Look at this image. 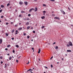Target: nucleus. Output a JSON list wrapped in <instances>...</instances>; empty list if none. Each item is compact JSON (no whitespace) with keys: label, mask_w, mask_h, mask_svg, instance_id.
Masks as SVG:
<instances>
[{"label":"nucleus","mask_w":73,"mask_h":73,"mask_svg":"<svg viewBox=\"0 0 73 73\" xmlns=\"http://www.w3.org/2000/svg\"><path fill=\"white\" fill-rule=\"evenodd\" d=\"M60 11L61 13H63L64 15H65V12H64V11H63V9H61V10H60Z\"/></svg>","instance_id":"obj_1"},{"label":"nucleus","mask_w":73,"mask_h":73,"mask_svg":"<svg viewBox=\"0 0 73 73\" xmlns=\"http://www.w3.org/2000/svg\"><path fill=\"white\" fill-rule=\"evenodd\" d=\"M69 44L70 46H73V44H72V43L71 42H69Z\"/></svg>","instance_id":"obj_2"},{"label":"nucleus","mask_w":73,"mask_h":73,"mask_svg":"<svg viewBox=\"0 0 73 73\" xmlns=\"http://www.w3.org/2000/svg\"><path fill=\"white\" fill-rule=\"evenodd\" d=\"M54 19H58V20H60V19L59 17H54Z\"/></svg>","instance_id":"obj_3"},{"label":"nucleus","mask_w":73,"mask_h":73,"mask_svg":"<svg viewBox=\"0 0 73 73\" xmlns=\"http://www.w3.org/2000/svg\"><path fill=\"white\" fill-rule=\"evenodd\" d=\"M2 42H3V40L1 38L0 39V44H1V43H2Z\"/></svg>","instance_id":"obj_4"},{"label":"nucleus","mask_w":73,"mask_h":73,"mask_svg":"<svg viewBox=\"0 0 73 73\" xmlns=\"http://www.w3.org/2000/svg\"><path fill=\"white\" fill-rule=\"evenodd\" d=\"M32 10H35V9H33V8H32V9H30V10H29V12H31V11H32Z\"/></svg>","instance_id":"obj_5"},{"label":"nucleus","mask_w":73,"mask_h":73,"mask_svg":"<svg viewBox=\"0 0 73 73\" xmlns=\"http://www.w3.org/2000/svg\"><path fill=\"white\" fill-rule=\"evenodd\" d=\"M24 3L26 5H27V4H28V2H27V1L25 2Z\"/></svg>","instance_id":"obj_6"},{"label":"nucleus","mask_w":73,"mask_h":73,"mask_svg":"<svg viewBox=\"0 0 73 73\" xmlns=\"http://www.w3.org/2000/svg\"><path fill=\"white\" fill-rule=\"evenodd\" d=\"M41 18L42 19H44L45 18V17L44 16H43V17H41Z\"/></svg>","instance_id":"obj_7"},{"label":"nucleus","mask_w":73,"mask_h":73,"mask_svg":"<svg viewBox=\"0 0 73 73\" xmlns=\"http://www.w3.org/2000/svg\"><path fill=\"white\" fill-rule=\"evenodd\" d=\"M40 51H41V50H40V49H39L38 51V54H39V53H40Z\"/></svg>","instance_id":"obj_8"},{"label":"nucleus","mask_w":73,"mask_h":73,"mask_svg":"<svg viewBox=\"0 0 73 73\" xmlns=\"http://www.w3.org/2000/svg\"><path fill=\"white\" fill-rule=\"evenodd\" d=\"M67 52H71L72 51L70 50H67Z\"/></svg>","instance_id":"obj_9"},{"label":"nucleus","mask_w":73,"mask_h":73,"mask_svg":"<svg viewBox=\"0 0 73 73\" xmlns=\"http://www.w3.org/2000/svg\"><path fill=\"white\" fill-rule=\"evenodd\" d=\"M35 12H36V11H37V8L35 7Z\"/></svg>","instance_id":"obj_10"},{"label":"nucleus","mask_w":73,"mask_h":73,"mask_svg":"<svg viewBox=\"0 0 73 73\" xmlns=\"http://www.w3.org/2000/svg\"><path fill=\"white\" fill-rule=\"evenodd\" d=\"M23 4V2H20L19 3V4H20L21 5H22V4Z\"/></svg>","instance_id":"obj_11"},{"label":"nucleus","mask_w":73,"mask_h":73,"mask_svg":"<svg viewBox=\"0 0 73 73\" xmlns=\"http://www.w3.org/2000/svg\"><path fill=\"white\" fill-rule=\"evenodd\" d=\"M21 29H22V28H19L18 29V30L19 31H21Z\"/></svg>","instance_id":"obj_12"},{"label":"nucleus","mask_w":73,"mask_h":73,"mask_svg":"<svg viewBox=\"0 0 73 73\" xmlns=\"http://www.w3.org/2000/svg\"><path fill=\"white\" fill-rule=\"evenodd\" d=\"M17 48H19V45H17L15 46Z\"/></svg>","instance_id":"obj_13"},{"label":"nucleus","mask_w":73,"mask_h":73,"mask_svg":"<svg viewBox=\"0 0 73 73\" xmlns=\"http://www.w3.org/2000/svg\"><path fill=\"white\" fill-rule=\"evenodd\" d=\"M56 49H58V47L57 46H56L55 47Z\"/></svg>","instance_id":"obj_14"},{"label":"nucleus","mask_w":73,"mask_h":73,"mask_svg":"<svg viewBox=\"0 0 73 73\" xmlns=\"http://www.w3.org/2000/svg\"><path fill=\"white\" fill-rule=\"evenodd\" d=\"M21 13H25V11H21Z\"/></svg>","instance_id":"obj_15"},{"label":"nucleus","mask_w":73,"mask_h":73,"mask_svg":"<svg viewBox=\"0 0 73 73\" xmlns=\"http://www.w3.org/2000/svg\"><path fill=\"white\" fill-rule=\"evenodd\" d=\"M10 46H11V45L10 44L7 45V48H9Z\"/></svg>","instance_id":"obj_16"},{"label":"nucleus","mask_w":73,"mask_h":73,"mask_svg":"<svg viewBox=\"0 0 73 73\" xmlns=\"http://www.w3.org/2000/svg\"><path fill=\"white\" fill-rule=\"evenodd\" d=\"M7 64H5V68H7Z\"/></svg>","instance_id":"obj_17"},{"label":"nucleus","mask_w":73,"mask_h":73,"mask_svg":"<svg viewBox=\"0 0 73 73\" xmlns=\"http://www.w3.org/2000/svg\"><path fill=\"white\" fill-rule=\"evenodd\" d=\"M1 8H4V6L2 5H1Z\"/></svg>","instance_id":"obj_18"},{"label":"nucleus","mask_w":73,"mask_h":73,"mask_svg":"<svg viewBox=\"0 0 73 73\" xmlns=\"http://www.w3.org/2000/svg\"><path fill=\"white\" fill-rule=\"evenodd\" d=\"M45 28V26H42V27H41V28L42 29H43V28Z\"/></svg>","instance_id":"obj_19"},{"label":"nucleus","mask_w":73,"mask_h":73,"mask_svg":"<svg viewBox=\"0 0 73 73\" xmlns=\"http://www.w3.org/2000/svg\"><path fill=\"white\" fill-rule=\"evenodd\" d=\"M9 5H10V4H9V3H8L7 5V7H9Z\"/></svg>","instance_id":"obj_20"},{"label":"nucleus","mask_w":73,"mask_h":73,"mask_svg":"<svg viewBox=\"0 0 73 73\" xmlns=\"http://www.w3.org/2000/svg\"><path fill=\"white\" fill-rule=\"evenodd\" d=\"M6 36H8V34H7V33H6Z\"/></svg>","instance_id":"obj_21"},{"label":"nucleus","mask_w":73,"mask_h":73,"mask_svg":"<svg viewBox=\"0 0 73 73\" xmlns=\"http://www.w3.org/2000/svg\"><path fill=\"white\" fill-rule=\"evenodd\" d=\"M11 59H12V57H11L10 56L9 57V60H11Z\"/></svg>","instance_id":"obj_22"},{"label":"nucleus","mask_w":73,"mask_h":73,"mask_svg":"<svg viewBox=\"0 0 73 73\" xmlns=\"http://www.w3.org/2000/svg\"><path fill=\"white\" fill-rule=\"evenodd\" d=\"M66 46H70V45H69L68 44H67Z\"/></svg>","instance_id":"obj_23"},{"label":"nucleus","mask_w":73,"mask_h":73,"mask_svg":"<svg viewBox=\"0 0 73 73\" xmlns=\"http://www.w3.org/2000/svg\"><path fill=\"white\" fill-rule=\"evenodd\" d=\"M29 25V22L27 23L26 24V25Z\"/></svg>","instance_id":"obj_24"},{"label":"nucleus","mask_w":73,"mask_h":73,"mask_svg":"<svg viewBox=\"0 0 73 73\" xmlns=\"http://www.w3.org/2000/svg\"><path fill=\"white\" fill-rule=\"evenodd\" d=\"M14 32H15V30H12V33H13Z\"/></svg>","instance_id":"obj_25"},{"label":"nucleus","mask_w":73,"mask_h":73,"mask_svg":"<svg viewBox=\"0 0 73 73\" xmlns=\"http://www.w3.org/2000/svg\"><path fill=\"white\" fill-rule=\"evenodd\" d=\"M29 28H30V27H27V29H29Z\"/></svg>","instance_id":"obj_26"},{"label":"nucleus","mask_w":73,"mask_h":73,"mask_svg":"<svg viewBox=\"0 0 73 73\" xmlns=\"http://www.w3.org/2000/svg\"><path fill=\"white\" fill-rule=\"evenodd\" d=\"M52 16H55V15L54 14H53L52 15Z\"/></svg>","instance_id":"obj_27"},{"label":"nucleus","mask_w":73,"mask_h":73,"mask_svg":"<svg viewBox=\"0 0 73 73\" xmlns=\"http://www.w3.org/2000/svg\"><path fill=\"white\" fill-rule=\"evenodd\" d=\"M0 58L1 59H3V56H1L0 57Z\"/></svg>","instance_id":"obj_28"},{"label":"nucleus","mask_w":73,"mask_h":73,"mask_svg":"<svg viewBox=\"0 0 73 73\" xmlns=\"http://www.w3.org/2000/svg\"><path fill=\"white\" fill-rule=\"evenodd\" d=\"M30 70H31V69H29V70H28L27 71V72H28L29 71H30Z\"/></svg>","instance_id":"obj_29"},{"label":"nucleus","mask_w":73,"mask_h":73,"mask_svg":"<svg viewBox=\"0 0 73 73\" xmlns=\"http://www.w3.org/2000/svg\"><path fill=\"white\" fill-rule=\"evenodd\" d=\"M43 6H44V7H45V6L46 7V5H45V4H44L43 5Z\"/></svg>","instance_id":"obj_30"},{"label":"nucleus","mask_w":73,"mask_h":73,"mask_svg":"<svg viewBox=\"0 0 73 73\" xmlns=\"http://www.w3.org/2000/svg\"><path fill=\"white\" fill-rule=\"evenodd\" d=\"M43 13H45V12H46V11H43V12H42Z\"/></svg>","instance_id":"obj_31"},{"label":"nucleus","mask_w":73,"mask_h":73,"mask_svg":"<svg viewBox=\"0 0 73 73\" xmlns=\"http://www.w3.org/2000/svg\"><path fill=\"white\" fill-rule=\"evenodd\" d=\"M28 16H31V15L30 14H29L28 15Z\"/></svg>","instance_id":"obj_32"},{"label":"nucleus","mask_w":73,"mask_h":73,"mask_svg":"<svg viewBox=\"0 0 73 73\" xmlns=\"http://www.w3.org/2000/svg\"><path fill=\"white\" fill-rule=\"evenodd\" d=\"M27 38H29V36H27Z\"/></svg>","instance_id":"obj_33"},{"label":"nucleus","mask_w":73,"mask_h":73,"mask_svg":"<svg viewBox=\"0 0 73 73\" xmlns=\"http://www.w3.org/2000/svg\"><path fill=\"white\" fill-rule=\"evenodd\" d=\"M29 62L28 61V62L27 63V62H26V64H29Z\"/></svg>","instance_id":"obj_34"},{"label":"nucleus","mask_w":73,"mask_h":73,"mask_svg":"<svg viewBox=\"0 0 73 73\" xmlns=\"http://www.w3.org/2000/svg\"><path fill=\"white\" fill-rule=\"evenodd\" d=\"M50 1H55V0H50Z\"/></svg>","instance_id":"obj_35"},{"label":"nucleus","mask_w":73,"mask_h":73,"mask_svg":"<svg viewBox=\"0 0 73 73\" xmlns=\"http://www.w3.org/2000/svg\"><path fill=\"white\" fill-rule=\"evenodd\" d=\"M23 20H27V19H26V18H24L23 19Z\"/></svg>","instance_id":"obj_36"},{"label":"nucleus","mask_w":73,"mask_h":73,"mask_svg":"<svg viewBox=\"0 0 73 73\" xmlns=\"http://www.w3.org/2000/svg\"><path fill=\"white\" fill-rule=\"evenodd\" d=\"M26 19L27 20H29V18H27Z\"/></svg>","instance_id":"obj_37"},{"label":"nucleus","mask_w":73,"mask_h":73,"mask_svg":"<svg viewBox=\"0 0 73 73\" xmlns=\"http://www.w3.org/2000/svg\"><path fill=\"white\" fill-rule=\"evenodd\" d=\"M33 33H35V31H33Z\"/></svg>","instance_id":"obj_38"},{"label":"nucleus","mask_w":73,"mask_h":73,"mask_svg":"<svg viewBox=\"0 0 73 73\" xmlns=\"http://www.w3.org/2000/svg\"><path fill=\"white\" fill-rule=\"evenodd\" d=\"M26 35V34H25V33H23V35H24V36H25V35Z\"/></svg>","instance_id":"obj_39"},{"label":"nucleus","mask_w":73,"mask_h":73,"mask_svg":"<svg viewBox=\"0 0 73 73\" xmlns=\"http://www.w3.org/2000/svg\"><path fill=\"white\" fill-rule=\"evenodd\" d=\"M51 68H53V65H52V64L51 65Z\"/></svg>","instance_id":"obj_40"},{"label":"nucleus","mask_w":73,"mask_h":73,"mask_svg":"<svg viewBox=\"0 0 73 73\" xmlns=\"http://www.w3.org/2000/svg\"><path fill=\"white\" fill-rule=\"evenodd\" d=\"M3 17H4V16H1V18H3Z\"/></svg>","instance_id":"obj_41"},{"label":"nucleus","mask_w":73,"mask_h":73,"mask_svg":"<svg viewBox=\"0 0 73 73\" xmlns=\"http://www.w3.org/2000/svg\"><path fill=\"white\" fill-rule=\"evenodd\" d=\"M19 17H21V15H19Z\"/></svg>","instance_id":"obj_42"},{"label":"nucleus","mask_w":73,"mask_h":73,"mask_svg":"<svg viewBox=\"0 0 73 73\" xmlns=\"http://www.w3.org/2000/svg\"><path fill=\"white\" fill-rule=\"evenodd\" d=\"M1 64H3V61H1Z\"/></svg>","instance_id":"obj_43"},{"label":"nucleus","mask_w":73,"mask_h":73,"mask_svg":"<svg viewBox=\"0 0 73 73\" xmlns=\"http://www.w3.org/2000/svg\"><path fill=\"white\" fill-rule=\"evenodd\" d=\"M13 53H15V50H13Z\"/></svg>","instance_id":"obj_44"},{"label":"nucleus","mask_w":73,"mask_h":73,"mask_svg":"<svg viewBox=\"0 0 73 73\" xmlns=\"http://www.w3.org/2000/svg\"><path fill=\"white\" fill-rule=\"evenodd\" d=\"M16 61L17 62H19V60H16Z\"/></svg>","instance_id":"obj_45"},{"label":"nucleus","mask_w":73,"mask_h":73,"mask_svg":"<svg viewBox=\"0 0 73 73\" xmlns=\"http://www.w3.org/2000/svg\"><path fill=\"white\" fill-rule=\"evenodd\" d=\"M5 50H8V49H7V48H6L5 49Z\"/></svg>","instance_id":"obj_46"},{"label":"nucleus","mask_w":73,"mask_h":73,"mask_svg":"<svg viewBox=\"0 0 73 73\" xmlns=\"http://www.w3.org/2000/svg\"><path fill=\"white\" fill-rule=\"evenodd\" d=\"M68 9H69V10H70V8L69 7H68Z\"/></svg>","instance_id":"obj_47"},{"label":"nucleus","mask_w":73,"mask_h":73,"mask_svg":"<svg viewBox=\"0 0 73 73\" xmlns=\"http://www.w3.org/2000/svg\"><path fill=\"white\" fill-rule=\"evenodd\" d=\"M1 12H2V9H1L0 10V13Z\"/></svg>","instance_id":"obj_48"},{"label":"nucleus","mask_w":73,"mask_h":73,"mask_svg":"<svg viewBox=\"0 0 73 73\" xmlns=\"http://www.w3.org/2000/svg\"><path fill=\"white\" fill-rule=\"evenodd\" d=\"M12 40H14V38H11Z\"/></svg>","instance_id":"obj_49"},{"label":"nucleus","mask_w":73,"mask_h":73,"mask_svg":"<svg viewBox=\"0 0 73 73\" xmlns=\"http://www.w3.org/2000/svg\"><path fill=\"white\" fill-rule=\"evenodd\" d=\"M53 56L51 57L50 58V60H51V59H52V58H53Z\"/></svg>","instance_id":"obj_50"},{"label":"nucleus","mask_w":73,"mask_h":73,"mask_svg":"<svg viewBox=\"0 0 73 73\" xmlns=\"http://www.w3.org/2000/svg\"><path fill=\"white\" fill-rule=\"evenodd\" d=\"M6 25H8V23H6Z\"/></svg>","instance_id":"obj_51"},{"label":"nucleus","mask_w":73,"mask_h":73,"mask_svg":"<svg viewBox=\"0 0 73 73\" xmlns=\"http://www.w3.org/2000/svg\"><path fill=\"white\" fill-rule=\"evenodd\" d=\"M11 24H13V22H11Z\"/></svg>","instance_id":"obj_52"},{"label":"nucleus","mask_w":73,"mask_h":73,"mask_svg":"<svg viewBox=\"0 0 73 73\" xmlns=\"http://www.w3.org/2000/svg\"><path fill=\"white\" fill-rule=\"evenodd\" d=\"M32 50H34V48H32Z\"/></svg>","instance_id":"obj_53"},{"label":"nucleus","mask_w":73,"mask_h":73,"mask_svg":"<svg viewBox=\"0 0 73 73\" xmlns=\"http://www.w3.org/2000/svg\"><path fill=\"white\" fill-rule=\"evenodd\" d=\"M20 57H21V56H20L19 57H18V58H20Z\"/></svg>","instance_id":"obj_54"},{"label":"nucleus","mask_w":73,"mask_h":73,"mask_svg":"<svg viewBox=\"0 0 73 73\" xmlns=\"http://www.w3.org/2000/svg\"><path fill=\"white\" fill-rule=\"evenodd\" d=\"M44 67H45V68H46V69H48V67H47L46 66H45Z\"/></svg>","instance_id":"obj_55"},{"label":"nucleus","mask_w":73,"mask_h":73,"mask_svg":"<svg viewBox=\"0 0 73 73\" xmlns=\"http://www.w3.org/2000/svg\"><path fill=\"white\" fill-rule=\"evenodd\" d=\"M16 33L18 32V31L16 30Z\"/></svg>","instance_id":"obj_56"},{"label":"nucleus","mask_w":73,"mask_h":73,"mask_svg":"<svg viewBox=\"0 0 73 73\" xmlns=\"http://www.w3.org/2000/svg\"><path fill=\"white\" fill-rule=\"evenodd\" d=\"M17 25H15V27H17Z\"/></svg>","instance_id":"obj_57"},{"label":"nucleus","mask_w":73,"mask_h":73,"mask_svg":"<svg viewBox=\"0 0 73 73\" xmlns=\"http://www.w3.org/2000/svg\"><path fill=\"white\" fill-rule=\"evenodd\" d=\"M56 44V42H54L53 43V44Z\"/></svg>","instance_id":"obj_58"},{"label":"nucleus","mask_w":73,"mask_h":73,"mask_svg":"<svg viewBox=\"0 0 73 73\" xmlns=\"http://www.w3.org/2000/svg\"><path fill=\"white\" fill-rule=\"evenodd\" d=\"M17 33H15V35H17Z\"/></svg>","instance_id":"obj_59"},{"label":"nucleus","mask_w":73,"mask_h":73,"mask_svg":"<svg viewBox=\"0 0 73 73\" xmlns=\"http://www.w3.org/2000/svg\"><path fill=\"white\" fill-rule=\"evenodd\" d=\"M65 56H66H66H67V54H65Z\"/></svg>","instance_id":"obj_60"},{"label":"nucleus","mask_w":73,"mask_h":73,"mask_svg":"<svg viewBox=\"0 0 73 73\" xmlns=\"http://www.w3.org/2000/svg\"><path fill=\"white\" fill-rule=\"evenodd\" d=\"M31 41H33V40L32 39V40H31Z\"/></svg>","instance_id":"obj_61"},{"label":"nucleus","mask_w":73,"mask_h":73,"mask_svg":"<svg viewBox=\"0 0 73 73\" xmlns=\"http://www.w3.org/2000/svg\"><path fill=\"white\" fill-rule=\"evenodd\" d=\"M62 60H64V58H62Z\"/></svg>","instance_id":"obj_62"},{"label":"nucleus","mask_w":73,"mask_h":73,"mask_svg":"<svg viewBox=\"0 0 73 73\" xmlns=\"http://www.w3.org/2000/svg\"><path fill=\"white\" fill-rule=\"evenodd\" d=\"M7 55H8V56H9V54H7Z\"/></svg>","instance_id":"obj_63"},{"label":"nucleus","mask_w":73,"mask_h":73,"mask_svg":"<svg viewBox=\"0 0 73 73\" xmlns=\"http://www.w3.org/2000/svg\"><path fill=\"white\" fill-rule=\"evenodd\" d=\"M31 29H33V27H31Z\"/></svg>","instance_id":"obj_64"}]
</instances>
